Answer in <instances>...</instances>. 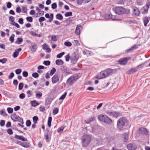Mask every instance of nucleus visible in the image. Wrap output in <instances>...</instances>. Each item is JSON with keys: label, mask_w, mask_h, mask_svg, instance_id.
Segmentation results:
<instances>
[{"label": "nucleus", "mask_w": 150, "mask_h": 150, "mask_svg": "<svg viewBox=\"0 0 150 150\" xmlns=\"http://www.w3.org/2000/svg\"><path fill=\"white\" fill-rule=\"evenodd\" d=\"M23 86V83H21L19 84L18 89L21 90L22 89Z\"/></svg>", "instance_id": "5fc2aeb1"}, {"label": "nucleus", "mask_w": 150, "mask_h": 150, "mask_svg": "<svg viewBox=\"0 0 150 150\" xmlns=\"http://www.w3.org/2000/svg\"><path fill=\"white\" fill-rule=\"evenodd\" d=\"M95 120V118L94 117H91L88 120H85L86 123V124H89L91 121Z\"/></svg>", "instance_id": "c756f323"}, {"label": "nucleus", "mask_w": 150, "mask_h": 150, "mask_svg": "<svg viewBox=\"0 0 150 150\" xmlns=\"http://www.w3.org/2000/svg\"><path fill=\"white\" fill-rule=\"evenodd\" d=\"M72 14L71 12H67L65 14V16L66 17L71 16L72 15Z\"/></svg>", "instance_id": "79ce46f5"}, {"label": "nucleus", "mask_w": 150, "mask_h": 150, "mask_svg": "<svg viewBox=\"0 0 150 150\" xmlns=\"http://www.w3.org/2000/svg\"><path fill=\"white\" fill-rule=\"evenodd\" d=\"M48 47V45L46 43H44L42 45V48L44 50H46Z\"/></svg>", "instance_id": "0e129e2a"}, {"label": "nucleus", "mask_w": 150, "mask_h": 150, "mask_svg": "<svg viewBox=\"0 0 150 150\" xmlns=\"http://www.w3.org/2000/svg\"><path fill=\"white\" fill-rule=\"evenodd\" d=\"M79 78V76L77 75H74L71 76L68 78L67 81L66 83L69 85H72L74 81L77 80Z\"/></svg>", "instance_id": "423d86ee"}, {"label": "nucleus", "mask_w": 150, "mask_h": 150, "mask_svg": "<svg viewBox=\"0 0 150 150\" xmlns=\"http://www.w3.org/2000/svg\"><path fill=\"white\" fill-rule=\"evenodd\" d=\"M26 19L27 21L30 22H32L33 20L32 17L31 16H29L26 17Z\"/></svg>", "instance_id": "a18cd8bd"}, {"label": "nucleus", "mask_w": 150, "mask_h": 150, "mask_svg": "<svg viewBox=\"0 0 150 150\" xmlns=\"http://www.w3.org/2000/svg\"><path fill=\"white\" fill-rule=\"evenodd\" d=\"M22 72V69H18L15 71V73L16 74H20Z\"/></svg>", "instance_id": "37998d69"}, {"label": "nucleus", "mask_w": 150, "mask_h": 150, "mask_svg": "<svg viewBox=\"0 0 150 150\" xmlns=\"http://www.w3.org/2000/svg\"><path fill=\"white\" fill-rule=\"evenodd\" d=\"M139 134H142L147 135L148 134L147 129L142 127H141L139 129Z\"/></svg>", "instance_id": "4468645a"}, {"label": "nucleus", "mask_w": 150, "mask_h": 150, "mask_svg": "<svg viewBox=\"0 0 150 150\" xmlns=\"http://www.w3.org/2000/svg\"><path fill=\"white\" fill-rule=\"evenodd\" d=\"M27 94L28 98L30 97L32 95V92L30 90H28L27 91Z\"/></svg>", "instance_id": "09e8293b"}, {"label": "nucleus", "mask_w": 150, "mask_h": 150, "mask_svg": "<svg viewBox=\"0 0 150 150\" xmlns=\"http://www.w3.org/2000/svg\"><path fill=\"white\" fill-rule=\"evenodd\" d=\"M31 125V121L29 120H28L26 121V125L27 127H30Z\"/></svg>", "instance_id": "13d9d810"}, {"label": "nucleus", "mask_w": 150, "mask_h": 150, "mask_svg": "<svg viewBox=\"0 0 150 150\" xmlns=\"http://www.w3.org/2000/svg\"><path fill=\"white\" fill-rule=\"evenodd\" d=\"M112 15L111 13H107L103 15V17L104 18L107 20H109L110 19H112Z\"/></svg>", "instance_id": "f3484780"}, {"label": "nucleus", "mask_w": 150, "mask_h": 150, "mask_svg": "<svg viewBox=\"0 0 150 150\" xmlns=\"http://www.w3.org/2000/svg\"><path fill=\"white\" fill-rule=\"evenodd\" d=\"M19 97L21 99H23L25 98V95L24 93H22L19 95Z\"/></svg>", "instance_id": "69168bd1"}, {"label": "nucleus", "mask_w": 150, "mask_h": 150, "mask_svg": "<svg viewBox=\"0 0 150 150\" xmlns=\"http://www.w3.org/2000/svg\"><path fill=\"white\" fill-rule=\"evenodd\" d=\"M61 70L65 73V75H67L70 74L69 70L67 67L64 65H63L61 67Z\"/></svg>", "instance_id": "9d476101"}, {"label": "nucleus", "mask_w": 150, "mask_h": 150, "mask_svg": "<svg viewBox=\"0 0 150 150\" xmlns=\"http://www.w3.org/2000/svg\"><path fill=\"white\" fill-rule=\"evenodd\" d=\"M30 34L31 35L33 36L36 37H41V34H36L35 32L33 31H30L29 32Z\"/></svg>", "instance_id": "b1692460"}, {"label": "nucleus", "mask_w": 150, "mask_h": 150, "mask_svg": "<svg viewBox=\"0 0 150 150\" xmlns=\"http://www.w3.org/2000/svg\"><path fill=\"white\" fill-rule=\"evenodd\" d=\"M78 59V55L75 53H74L71 57V62L73 64H75L77 61Z\"/></svg>", "instance_id": "6e6552de"}, {"label": "nucleus", "mask_w": 150, "mask_h": 150, "mask_svg": "<svg viewBox=\"0 0 150 150\" xmlns=\"http://www.w3.org/2000/svg\"><path fill=\"white\" fill-rule=\"evenodd\" d=\"M128 150H135L137 148V146L134 144H129L127 146Z\"/></svg>", "instance_id": "f8f14e48"}, {"label": "nucleus", "mask_w": 150, "mask_h": 150, "mask_svg": "<svg viewBox=\"0 0 150 150\" xmlns=\"http://www.w3.org/2000/svg\"><path fill=\"white\" fill-rule=\"evenodd\" d=\"M127 120L124 117L120 118L117 121V126L119 129L121 130L124 126L125 124L127 122Z\"/></svg>", "instance_id": "20e7f679"}, {"label": "nucleus", "mask_w": 150, "mask_h": 150, "mask_svg": "<svg viewBox=\"0 0 150 150\" xmlns=\"http://www.w3.org/2000/svg\"><path fill=\"white\" fill-rule=\"evenodd\" d=\"M32 76L34 78H36L38 77L39 75L37 72L33 73L32 74Z\"/></svg>", "instance_id": "8fccbe9b"}, {"label": "nucleus", "mask_w": 150, "mask_h": 150, "mask_svg": "<svg viewBox=\"0 0 150 150\" xmlns=\"http://www.w3.org/2000/svg\"><path fill=\"white\" fill-rule=\"evenodd\" d=\"M137 48V46L136 45H134L133 47L126 50V52L127 53H129L131 52H132L134 50L136 49Z\"/></svg>", "instance_id": "412c9836"}, {"label": "nucleus", "mask_w": 150, "mask_h": 150, "mask_svg": "<svg viewBox=\"0 0 150 150\" xmlns=\"http://www.w3.org/2000/svg\"><path fill=\"white\" fill-rule=\"evenodd\" d=\"M14 76V74L13 72H11L10 75L8 76V78L9 79H12Z\"/></svg>", "instance_id": "338daca9"}, {"label": "nucleus", "mask_w": 150, "mask_h": 150, "mask_svg": "<svg viewBox=\"0 0 150 150\" xmlns=\"http://www.w3.org/2000/svg\"><path fill=\"white\" fill-rule=\"evenodd\" d=\"M52 100L51 98H48L45 100V104L46 105L50 104L52 102Z\"/></svg>", "instance_id": "cd10ccee"}, {"label": "nucleus", "mask_w": 150, "mask_h": 150, "mask_svg": "<svg viewBox=\"0 0 150 150\" xmlns=\"http://www.w3.org/2000/svg\"><path fill=\"white\" fill-rule=\"evenodd\" d=\"M137 70L135 68H132L130 70H128L127 72V73L128 74H133L137 71Z\"/></svg>", "instance_id": "4be33fe9"}, {"label": "nucleus", "mask_w": 150, "mask_h": 150, "mask_svg": "<svg viewBox=\"0 0 150 150\" xmlns=\"http://www.w3.org/2000/svg\"><path fill=\"white\" fill-rule=\"evenodd\" d=\"M150 19V17H145L143 18V22L145 26H146Z\"/></svg>", "instance_id": "aec40b11"}, {"label": "nucleus", "mask_w": 150, "mask_h": 150, "mask_svg": "<svg viewBox=\"0 0 150 150\" xmlns=\"http://www.w3.org/2000/svg\"><path fill=\"white\" fill-rule=\"evenodd\" d=\"M23 41L22 38H17V40L16 41V43L18 44H20Z\"/></svg>", "instance_id": "72a5a7b5"}, {"label": "nucleus", "mask_w": 150, "mask_h": 150, "mask_svg": "<svg viewBox=\"0 0 150 150\" xmlns=\"http://www.w3.org/2000/svg\"><path fill=\"white\" fill-rule=\"evenodd\" d=\"M52 120V117H49L48 118V125L49 127H50L51 125Z\"/></svg>", "instance_id": "a19ab883"}, {"label": "nucleus", "mask_w": 150, "mask_h": 150, "mask_svg": "<svg viewBox=\"0 0 150 150\" xmlns=\"http://www.w3.org/2000/svg\"><path fill=\"white\" fill-rule=\"evenodd\" d=\"M73 43L75 46H78L80 45V42L77 40H74Z\"/></svg>", "instance_id": "e433bc0d"}, {"label": "nucleus", "mask_w": 150, "mask_h": 150, "mask_svg": "<svg viewBox=\"0 0 150 150\" xmlns=\"http://www.w3.org/2000/svg\"><path fill=\"white\" fill-rule=\"evenodd\" d=\"M64 127L63 126H62L60 127L59 128L57 129V132L58 133H59L61 132H62L63 131V129H64Z\"/></svg>", "instance_id": "680f3d73"}, {"label": "nucleus", "mask_w": 150, "mask_h": 150, "mask_svg": "<svg viewBox=\"0 0 150 150\" xmlns=\"http://www.w3.org/2000/svg\"><path fill=\"white\" fill-rule=\"evenodd\" d=\"M113 10L115 13L118 15H120L125 13L126 9L122 7L117 6L113 8Z\"/></svg>", "instance_id": "39448f33"}, {"label": "nucleus", "mask_w": 150, "mask_h": 150, "mask_svg": "<svg viewBox=\"0 0 150 150\" xmlns=\"http://www.w3.org/2000/svg\"><path fill=\"white\" fill-rule=\"evenodd\" d=\"M56 16V18L59 20H62L63 18V16L60 13L57 14Z\"/></svg>", "instance_id": "c85d7f7f"}, {"label": "nucleus", "mask_w": 150, "mask_h": 150, "mask_svg": "<svg viewBox=\"0 0 150 150\" xmlns=\"http://www.w3.org/2000/svg\"><path fill=\"white\" fill-rule=\"evenodd\" d=\"M65 53L64 52H62L59 54H57V58H60Z\"/></svg>", "instance_id": "c03bdc74"}, {"label": "nucleus", "mask_w": 150, "mask_h": 150, "mask_svg": "<svg viewBox=\"0 0 150 150\" xmlns=\"http://www.w3.org/2000/svg\"><path fill=\"white\" fill-rule=\"evenodd\" d=\"M98 118L100 121L104 122L108 125L111 124L113 122L111 119L105 115H100L98 116Z\"/></svg>", "instance_id": "7ed1b4c3"}, {"label": "nucleus", "mask_w": 150, "mask_h": 150, "mask_svg": "<svg viewBox=\"0 0 150 150\" xmlns=\"http://www.w3.org/2000/svg\"><path fill=\"white\" fill-rule=\"evenodd\" d=\"M116 71V69H112L110 68L107 69L98 74L97 75L96 78L98 79L105 78L110 75H111Z\"/></svg>", "instance_id": "f257e3e1"}, {"label": "nucleus", "mask_w": 150, "mask_h": 150, "mask_svg": "<svg viewBox=\"0 0 150 150\" xmlns=\"http://www.w3.org/2000/svg\"><path fill=\"white\" fill-rule=\"evenodd\" d=\"M22 75L23 77H26L28 75V73L27 71H24L22 73Z\"/></svg>", "instance_id": "bf43d9fd"}, {"label": "nucleus", "mask_w": 150, "mask_h": 150, "mask_svg": "<svg viewBox=\"0 0 150 150\" xmlns=\"http://www.w3.org/2000/svg\"><path fill=\"white\" fill-rule=\"evenodd\" d=\"M31 46L29 47L32 53L35 52L37 49V45L34 42H33L31 44Z\"/></svg>", "instance_id": "9b49d317"}, {"label": "nucleus", "mask_w": 150, "mask_h": 150, "mask_svg": "<svg viewBox=\"0 0 150 150\" xmlns=\"http://www.w3.org/2000/svg\"><path fill=\"white\" fill-rule=\"evenodd\" d=\"M38 120V118L36 116H34L33 117V122L34 124H36L37 123Z\"/></svg>", "instance_id": "58836bf2"}, {"label": "nucleus", "mask_w": 150, "mask_h": 150, "mask_svg": "<svg viewBox=\"0 0 150 150\" xmlns=\"http://www.w3.org/2000/svg\"><path fill=\"white\" fill-rule=\"evenodd\" d=\"M112 117L115 118H117L118 117L120 116L121 115V113L119 112H113Z\"/></svg>", "instance_id": "393cba45"}, {"label": "nucleus", "mask_w": 150, "mask_h": 150, "mask_svg": "<svg viewBox=\"0 0 150 150\" xmlns=\"http://www.w3.org/2000/svg\"><path fill=\"white\" fill-rule=\"evenodd\" d=\"M43 64L45 65L48 66L50 64V62L49 61H45L43 62Z\"/></svg>", "instance_id": "3c124183"}, {"label": "nucleus", "mask_w": 150, "mask_h": 150, "mask_svg": "<svg viewBox=\"0 0 150 150\" xmlns=\"http://www.w3.org/2000/svg\"><path fill=\"white\" fill-rule=\"evenodd\" d=\"M15 18L14 17L12 16H11L9 17V21L11 22L10 23L11 24H12L13 23H14V22Z\"/></svg>", "instance_id": "473e14b6"}, {"label": "nucleus", "mask_w": 150, "mask_h": 150, "mask_svg": "<svg viewBox=\"0 0 150 150\" xmlns=\"http://www.w3.org/2000/svg\"><path fill=\"white\" fill-rule=\"evenodd\" d=\"M56 69L54 67H53L50 71V75L51 76L52 75L56 72Z\"/></svg>", "instance_id": "4c0bfd02"}, {"label": "nucleus", "mask_w": 150, "mask_h": 150, "mask_svg": "<svg viewBox=\"0 0 150 150\" xmlns=\"http://www.w3.org/2000/svg\"><path fill=\"white\" fill-rule=\"evenodd\" d=\"M128 135L127 134H126L125 133L123 137L124 139L123 141L125 142H127V141L128 139Z\"/></svg>", "instance_id": "a878e982"}, {"label": "nucleus", "mask_w": 150, "mask_h": 150, "mask_svg": "<svg viewBox=\"0 0 150 150\" xmlns=\"http://www.w3.org/2000/svg\"><path fill=\"white\" fill-rule=\"evenodd\" d=\"M76 2L79 5H81L82 3H84V0H77Z\"/></svg>", "instance_id": "864d4df0"}, {"label": "nucleus", "mask_w": 150, "mask_h": 150, "mask_svg": "<svg viewBox=\"0 0 150 150\" xmlns=\"http://www.w3.org/2000/svg\"><path fill=\"white\" fill-rule=\"evenodd\" d=\"M15 138L17 139H19L23 142L26 141L27 140L26 138L24 137L23 136L21 135H16L15 136Z\"/></svg>", "instance_id": "a211bd4d"}, {"label": "nucleus", "mask_w": 150, "mask_h": 150, "mask_svg": "<svg viewBox=\"0 0 150 150\" xmlns=\"http://www.w3.org/2000/svg\"><path fill=\"white\" fill-rule=\"evenodd\" d=\"M59 79V77L57 74H55L52 78V81L53 83H55L58 82Z\"/></svg>", "instance_id": "ddd939ff"}, {"label": "nucleus", "mask_w": 150, "mask_h": 150, "mask_svg": "<svg viewBox=\"0 0 150 150\" xmlns=\"http://www.w3.org/2000/svg\"><path fill=\"white\" fill-rule=\"evenodd\" d=\"M64 45L67 47H70L72 45L71 43L69 42H66L64 43Z\"/></svg>", "instance_id": "de8ad7c7"}, {"label": "nucleus", "mask_w": 150, "mask_h": 150, "mask_svg": "<svg viewBox=\"0 0 150 150\" xmlns=\"http://www.w3.org/2000/svg\"><path fill=\"white\" fill-rule=\"evenodd\" d=\"M51 6L52 9H55L57 7V4L56 3H54L52 4Z\"/></svg>", "instance_id": "e2e57ef3"}, {"label": "nucleus", "mask_w": 150, "mask_h": 150, "mask_svg": "<svg viewBox=\"0 0 150 150\" xmlns=\"http://www.w3.org/2000/svg\"><path fill=\"white\" fill-rule=\"evenodd\" d=\"M140 12L139 9L137 8H134L133 9V16H137L139 15Z\"/></svg>", "instance_id": "dca6fc26"}, {"label": "nucleus", "mask_w": 150, "mask_h": 150, "mask_svg": "<svg viewBox=\"0 0 150 150\" xmlns=\"http://www.w3.org/2000/svg\"><path fill=\"white\" fill-rule=\"evenodd\" d=\"M21 146L25 148L29 147V143L27 142H22Z\"/></svg>", "instance_id": "bb28decb"}, {"label": "nucleus", "mask_w": 150, "mask_h": 150, "mask_svg": "<svg viewBox=\"0 0 150 150\" xmlns=\"http://www.w3.org/2000/svg\"><path fill=\"white\" fill-rule=\"evenodd\" d=\"M19 53L18 52H16L15 51L13 53V56L14 57V58H16L17 57L18 54H19Z\"/></svg>", "instance_id": "052dcab7"}, {"label": "nucleus", "mask_w": 150, "mask_h": 150, "mask_svg": "<svg viewBox=\"0 0 150 150\" xmlns=\"http://www.w3.org/2000/svg\"><path fill=\"white\" fill-rule=\"evenodd\" d=\"M11 117L14 122L17 121L21 123L22 125L24 123L23 119L15 114H13Z\"/></svg>", "instance_id": "0eeeda50"}, {"label": "nucleus", "mask_w": 150, "mask_h": 150, "mask_svg": "<svg viewBox=\"0 0 150 150\" xmlns=\"http://www.w3.org/2000/svg\"><path fill=\"white\" fill-rule=\"evenodd\" d=\"M0 115L4 116L7 115V114L6 113L4 109H3L0 110Z\"/></svg>", "instance_id": "7c9ffc66"}, {"label": "nucleus", "mask_w": 150, "mask_h": 150, "mask_svg": "<svg viewBox=\"0 0 150 150\" xmlns=\"http://www.w3.org/2000/svg\"><path fill=\"white\" fill-rule=\"evenodd\" d=\"M46 131L47 132V133L45 135V139L46 140H47V141L49 139V134L48 133V132H49V131L48 129H47Z\"/></svg>", "instance_id": "6e6d98bb"}, {"label": "nucleus", "mask_w": 150, "mask_h": 150, "mask_svg": "<svg viewBox=\"0 0 150 150\" xmlns=\"http://www.w3.org/2000/svg\"><path fill=\"white\" fill-rule=\"evenodd\" d=\"M7 132L10 135H11L13 134V131L11 129H8L7 130Z\"/></svg>", "instance_id": "774afa93"}, {"label": "nucleus", "mask_w": 150, "mask_h": 150, "mask_svg": "<svg viewBox=\"0 0 150 150\" xmlns=\"http://www.w3.org/2000/svg\"><path fill=\"white\" fill-rule=\"evenodd\" d=\"M59 111V109L58 108H54L53 109L52 113L54 115H55L57 114Z\"/></svg>", "instance_id": "c9c22d12"}, {"label": "nucleus", "mask_w": 150, "mask_h": 150, "mask_svg": "<svg viewBox=\"0 0 150 150\" xmlns=\"http://www.w3.org/2000/svg\"><path fill=\"white\" fill-rule=\"evenodd\" d=\"M82 26L80 25H78L77 26L75 31V33L76 34L79 35L80 34L81 30L82 29Z\"/></svg>", "instance_id": "6ab92c4d"}, {"label": "nucleus", "mask_w": 150, "mask_h": 150, "mask_svg": "<svg viewBox=\"0 0 150 150\" xmlns=\"http://www.w3.org/2000/svg\"><path fill=\"white\" fill-rule=\"evenodd\" d=\"M150 6V2H148L146 3V5L144 6L142 9V13L145 14L147 13L148 9Z\"/></svg>", "instance_id": "1a4fd4ad"}, {"label": "nucleus", "mask_w": 150, "mask_h": 150, "mask_svg": "<svg viewBox=\"0 0 150 150\" xmlns=\"http://www.w3.org/2000/svg\"><path fill=\"white\" fill-rule=\"evenodd\" d=\"M127 58L125 57L119 60L118 62L121 65H125L127 63Z\"/></svg>", "instance_id": "2eb2a0df"}, {"label": "nucleus", "mask_w": 150, "mask_h": 150, "mask_svg": "<svg viewBox=\"0 0 150 150\" xmlns=\"http://www.w3.org/2000/svg\"><path fill=\"white\" fill-rule=\"evenodd\" d=\"M91 140V137L88 134L83 135L81 139V144L83 147H86L89 144Z\"/></svg>", "instance_id": "f03ea898"}, {"label": "nucleus", "mask_w": 150, "mask_h": 150, "mask_svg": "<svg viewBox=\"0 0 150 150\" xmlns=\"http://www.w3.org/2000/svg\"><path fill=\"white\" fill-rule=\"evenodd\" d=\"M8 112L9 113H11L13 112V108H7Z\"/></svg>", "instance_id": "4d7b16f0"}, {"label": "nucleus", "mask_w": 150, "mask_h": 150, "mask_svg": "<svg viewBox=\"0 0 150 150\" xmlns=\"http://www.w3.org/2000/svg\"><path fill=\"white\" fill-rule=\"evenodd\" d=\"M67 94V92H65L64 93V94L62 95L61 97H60L59 98V100H63L65 98V97L66 96Z\"/></svg>", "instance_id": "49530a36"}, {"label": "nucleus", "mask_w": 150, "mask_h": 150, "mask_svg": "<svg viewBox=\"0 0 150 150\" xmlns=\"http://www.w3.org/2000/svg\"><path fill=\"white\" fill-rule=\"evenodd\" d=\"M125 3V0H118L117 4L120 5H124Z\"/></svg>", "instance_id": "ea45409f"}, {"label": "nucleus", "mask_w": 150, "mask_h": 150, "mask_svg": "<svg viewBox=\"0 0 150 150\" xmlns=\"http://www.w3.org/2000/svg\"><path fill=\"white\" fill-rule=\"evenodd\" d=\"M31 105L33 107H36L39 104L38 103H37L36 100L32 101L31 102Z\"/></svg>", "instance_id": "2f4dec72"}, {"label": "nucleus", "mask_w": 150, "mask_h": 150, "mask_svg": "<svg viewBox=\"0 0 150 150\" xmlns=\"http://www.w3.org/2000/svg\"><path fill=\"white\" fill-rule=\"evenodd\" d=\"M55 64L57 65H61L63 64L64 62L62 59H58L56 60Z\"/></svg>", "instance_id": "5701e85b"}, {"label": "nucleus", "mask_w": 150, "mask_h": 150, "mask_svg": "<svg viewBox=\"0 0 150 150\" xmlns=\"http://www.w3.org/2000/svg\"><path fill=\"white\" fill-rule=\"evenodd\" d=\"M7 61V59L6 58H3L2 59H0V62L2 63V64H4Z\"/></svg>", "instance_id": "603ef678"}, {"label": "nucleus", "mask_w": 150, "mask_h": 150, "mask_svg": "<svg viewBox=\"0 0 150 150\" xmlns=\"http://www.w3.org/2000/svg\"><path fill=\"white\" fill-rule=\"evenodd\" d=\"M35 94L36 97L38 98H40L42 96V93L41 92L38 93V92H37Z\"/></svg>", "instance_id": "f704fd0d"}]
</instances>
